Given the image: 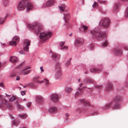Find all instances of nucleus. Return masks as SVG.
<instances>
[{"label": "nucleus", "mask_w": 128, "mask_h": 128, "mask_svg": "<svg viewBox=\"0 0 128 128\" xmlns=\"http://www.w3.org/2000/svg\"><path fill=\"white\" fill-rule=\"evenodd\" d=\"M85 81L89 83H92L94 82L93 80L90 78H86Z\"/></svg>", "instance_id": "28"}, {"label": "nucleus", "mask_w": 128, "mask_h": 128, "mask_svg": "<svg viewBox=\"0 0 128 128\" xmlns=\"http://www.w3.org/2000/svg\"><path fill=\"white\" fill-rule=\"evenodd\" d=\"M5 94L6 95V97H7V98H10V96L9 95H8L6 94V93H5Z\"/></svg>", "instance_id": "53"}, {"label": "nucleus", "mask_w": 128, "mask_h": 128, "mask_svg": "<svg viewBox=\"0 0 128 128\" xmlns=\"http://www.w3.org/2000/svg\"><path fill=\"white\" fill-rule=\"evenodd\" d=\"M6 106L9 109H10L12 108V105L11 104L8 103V102L6 104Z\"/></svg>", "instance_id": "33"}, {"label": "nucleus", "mask_w": 128, "mask_h": 128, "mask_svg": "<svg viewBox=\"0 0 128 128\" xmlns=\"http://www.w3.org/2000/svg\"><path fill=\"white\" fill-rule=\"evenodd\" d=\"M113 88L112 84L110 82L108 83L106 86V90L107 92L112 90Z\"/></svg>", "instance_id": "14"}, {"label": "nucleus", "mask_w": 128, "mask_h": 128, "mask_svg": "<svg viewBox=\"0 0 128 128\" xmlns=\"http://www.w3.org/2000/svg\"><path fill=\"white\" fill-rule=\"evenodd\" d=\"M97 2L99 3L102 4H104L107 2V1L105 0H97Z\"/></svg>", "instance_id": "34"}, {"label": "nucleus", "mask_w": 128, "mask_h": 128, "mask_svg": "<svg viewBox=\"0 0 128 128\" xmlns=\"http://www.w3.org/2000/svg\"><path fill=\"white\" fill-rule=\"evenodd\" d=\"M80 101L81 103L85 105L88 106L90 105V102L84 99H81Z\"/></svg>", "instance_id": "15"}, {"label": "nucleus", "mask_w": 128, "mask_h": 128, "mask_svg": "<svg viewBox=\"0 0 128 128\" xmlns=\"http://www.w3.org/2000/svg\"><path fill=\"white\" fill-rule=\"evenodd\" d=\"M30 70H27L26 71L24 72V74H23L24 75H26V74H28L30 73Z\"/></svg>", "instance_id": "41"}, {"label": "nucleus", "mask_w": 128, "mask_h": 128, "mask_svg": "<svg viewBox=\"0 0 128 128\" xmlns=\"http://www.w3.org/2000/svg\"><path fill=\"white\" fill-rule=\"evenodd\" d=\"M3 2L4 6H6L9 4V0H3Z\"/></svg>", "instance_id": "30"}, {"label": "nucleus", "mask_w": 128, "mask_h": 128, "mask_svg": "<svg viewBox=\"0 0 128 128\" xmlns=\"http://www.w3.org/2000/svg\"><path fill=\"white\" fill-rule=\"evenodd\" d=\"M21 54H23V52L22 50H20L19 52Z\"/></svg>", "instance_id": "57"}, {"label": "nucleus", "mask_w": 128, "mask_h": 128, "mask_svg": "<svg viewBox=\"0 0 128 128\" xmlns=\"http://www.w3.org/2000/svg\"><path fill=\"white\" fill-rule=\"evenodd\" d=\"M27 70L26 69V68H25L23 70H22V71L23 72L24 71H25V70Z\"/></svg>", "instance_id": "61"}, {"label": "nucleus", "mask_w": 128, "mask_h": 128, "mask_svg": "<svg viewBox=\"0 0 128 128\" xmlns=\"http://www.w3.org/2000/svg\"><path fill=\"white\" fill-rule=\"evenodd\" d=\"M50 53L52 58L54 60H58L60 58V56L59 54L55 53L52 52L51 51H50Z\"/></svg>", "instance_id": "9"}, {"label": "nucleus", "mask_w": 128, "mask_h": 128, "mask_svg": "<svg viewBox=\"0 0 128 128\" xmlns=\"http://www.w3.org/2000/svg\"><path fill=\"white\" fill-rule=\"evenodd\" d=\"M44 82V80L42 81H37L36 82L38 84H42Z\"/></svg>", "instance_id": "47"}, {"label": "nucleus", "mask_w": 128, "mask_h": 128, "mask_svg": "<svg viewBox=\"0 0 128 128\" xmlns=\"http://www.w3.org/2000/svg\"><path fill=\"white\" fill-rule=\"evenodd\" d=\"M95 87L97 88H102V86H100L98 85H96L95 86Z\"/></svg>", "instance_id": "42"}, {"label": "nucleus", "mask_w": 128, "mask_h": 128, "mask_svg": "<svg viewBox=\"0 0 128 128\" xmlns=\"http://www.w3.org/2000/svg\"><path fill=\"white\" fill-rule=\"evenodd\" d=\"M114 51V53L116 55L121 54L122 53V51L119 48H115Z\"/></svg>", "instance_id": "21"}, {"label": "nucleus", "mask_w": 128, "mask_h": 128, "mask_svg": "<svg viewBox=\"0 0 128 128\" xmlns=\"http://www.w3.org/2000/svg\"><path fill=\"white\" fill-rule=\"evenodd\" d=\"M60 65V64L59 62H56V70H61Z\"/></svg>", "instance_id": "24"}, {"label": "nucleus", "mask_w": 128, "mask_h": 128, "mask_svg": "<svg viewBox=\"0 0 128 128\" xmlns=\"http://www.w3.org/2000/svg\"><path fill=\"white\" fill-rule=\"evenodd\" d=\"M2 96L0 95V100L2 101V99L3 98Z\"/></svg>", "instance_id": "55"}, {"label": "nucleus", "mask_w": 128, "mask_h": 128, "mask_svg": "<svg viewBox=\"0 0 128 128\" xmlns=\"http://www.w3.org/2000/svg\"><path fill=\"white\" fill-rule=\"evenodd\" d=\"M59 9L61 10V11L64 12V9L66 6L64 4H62L61 6H59Z\"/></svg>", "instance_id": "26"}, {"label": "nucleus", "mask_w": 128, "mask_h": 128, "mask_svg": "<svg viewBox=\"0 0 128 128\" xmlns=\"http://www.w3.org/2000/svg\"><path fill=\"white\" fill-rule=\"evenodd\" d=\"M44 100L43 98L41 96H36V101L38 103H41L43 102Z\"/></svg>", "instance_id": "13"}, {"label": "nucleus", "mask_w": 128, "mask_h": 128, "mask_svg": "<svg viewBox=\"0 0 128 128\" xmlns=\"http://www.w3.org/2000/svg\"><path fill=\"white\" fill-rule=\"evenodd\" d=\"M8 101L6 99H4V102L2 101V102L0 104V108H5L6 106V105Z\"/></svg>", "instance_id": "18"}, {"label": "nucleus", "mask_w": 128, "mask_h": 128, "mask_svg": "<svg viewBox=\"0 0 128 128\" xmlns=\"http://www.w3.org/2000/svg\"><path fill=\"white\" fill-rule=\"evenodd\" d=\"M16 105L18 108L20 110H22L24 109V107L23 106L19 104L18 103V101H16Z\"/></svg>", "instance_id": "29"}, {"label": "nucleus", "mask_w": 128, "mask_h": 128, "mask_svg": "<svg viewBox=\"0 0 128 128\" xmlns=\"http://www.w3.org/2000/svg\"><path fill=\"white\" fill-rule=\"evenodd\" d=\"M26 86H23V87L24 88H26Z\"/></svg>", "instance_id": "64"}, {"label": "nucleus", "mask_w": 128, "mask_h": 128, "mask_svg": "<svg viewBox=\"0 0 128 128\" xmlns=\"http://www.w3.org/2000/svg\"><path fill=\"white\" fill-rule=\"evenodd\" d=\"M101 71V70L98 68H92L90 70V72L94 73H98Z\"/></svg>", "instance_id": "22"}, {"label": "nucleus", "mask_w": 128, "mask_h": 128, "mask_svg": "<svg viewBox=\"0 0 128 128\" xmlns=\"http://www.w3.org/2000/svg\"><path fill=\"white\" fill-rule=\"evenodd\" d=\"M83 85V84L82 83H81L79 85L80 87L78 88V91L75 94V97H78L82 93V90L83 89V87H82V88H80V87H82V86Z\"/></svg>", "instance_id": "8"}, {"label": "nucleus", "mask_w": 128, "mask_h": 128, "mask_svg": "<svg viewBox=\"0 0 128 128\" xmlns=\"http://www.w3.org/2000/svg\"><path fill=\"white\" fill-rule=\"evenodd\" d=\"M57 111V108L54 107L50 108L49 110V112L52 113H56Z\"/></svg>", "instance_id": "19"}, {"label": "nucleus", "mask_w": 128, "mask_h": 128, "mask_svg": "<svg viewBox=\"0 0 128 128\" xmlns=\"http://www.w3.org/2000/svg\"><path fill=\"white\" fill-rule=\"evenodd\" d=\"M80 78H79V79H78V82H80Z\"/></svg>", "instance_id": "60"}, {"label": "nucleus", "mask_w": 128, "mask_h": 128, "mask_svg": "<svg viewBox=\"0 0 128 128\" xmlns=\"http://www.w3.org/2000/svg\"><path fill=\"white\" fill-rule=\"evenodd\" d=\"M72 90V88H71L67 87L65 89L66 92L68 93H70Z\"/></svg>", "instance_id": "27"}, {"label": "nucleus", "mask_w": 128, "mask_h": 128, "mask_svg": "<svg viewBox=\"0 0 128 128\" xmlns=\"http://www.w3.org/2000/svg\"><path fill=\"white\" fill-rule=\"evenodd\" d=\"M19 117L22 119H24L27 117L28 115L26 114H24L22 115L19 114L18 115Z\"/></svg>", "instance_id": "25"}, {"label": "nucleus", "mask_w": 128, "mask_h": 128, "mask_svg": "<svg viewBox=\"0 0 128 128\" xmlns=\"http://www.w3.org/2000/svg\"><path fill=\"white\" fill-rule=\"evenodd\" d=\"M90 33L93 38H96L98 40H100L106 37V35L105 34L96 30H91Z\"/></svg>", "instance_id": "1"}, {"label": "nucleus", "mask_w": 128, "mask_h": 128, "mask_svg": "<svg viewBox=\"0 0 128 128\" xmlns=\"http://www.w3.org/2000/svg\"><path fill=\"white\" fill-rule=\"evenodd\" d=\"M50 98L53 102H56L58 101V95L56 94H53L51 95Z\"/></svg>", "instance_id": "10"}, {"label": "nucleus", "mask_w": 128, "mask_h": 128, "mask_svg": "<svg viewBox=\"0 0 128 128\" xmlns=\"http://www.w3.org/2000/svg\"><path fill=\"white\" fill-rule=\"evenodd\" d=\"M27 85L30 87L35 88L36 87V86L33 83H29L27 84Z\"/></svg>", "instance_id": "36"}, {"label": "nucleus", "mask_w": 128, "mask_h": 128, "mask_svg": "<svg viewBox=\"0 0 128 128\" xmlns=\"http://www.w3.org/2000/svg\"><path fill=\"white\" fill-rule=\"evenodd\" d=\"M108 43L107 40L105 42H104L102 44V46L104 47H106L107 46L108 44Z\"/></svg>", "instance_id": "40"}, {"label": "nucleus", "mask_w": 128, "mask_h": 128, "mask_svg": "<svg viewBox=\"0 0 128 128\" xmlns=\"http://www.w3.org/2000/svg\"><path fill=\"white\" fill-rule=\"evenodd\" d=\"M126 16V17H128V8L126 14H125Z\"/></svg>", "instance_id": "44"}, {"label": "nucleus", "mask_w": 128, "mask_h": 128, "mask_svg": "<svg viewBox=\"0 0 128 128\" xmlns=\"http://www.w3.org/2000/svg\"><path fill=\"white\" fill-rule=\"evenodd\" d=\"M16 97L13 96L10 98L9 100V101L10 102H13L16 99Z\"/></svg>", "instance_id": "32"}, {"label": "nucleus", "mask_w": 128, "mask_h": 128, "mask_svg": "<svg viewBox=\"0 0 128 128\" xmlns=\"http://www.w3.org/2000/svg\"><path fill=\"white\" fill-rule=\"evenodd\" d=\"M70 63V60L68 61L66 63V65L67 66H68L69 65Z\"/></svg>", "instance_id": "48"}, {"label": "nucleus", "mask_w": 128, "mask_h": 128, "mask_svg": "<svg viewBox=\"0 0 128 128\" xmlns=\"http://www.w3.org/2000/svg\"><path fill=\"white\" fill-rule=\"evenodd\" d=\"M20 40L19 37L17 36H14L12 38V40L10 42V44L12 46H16Z\"/></svg>", "instance_id": "6"}, {"label": "nucleus", "mask_w": 128, "mask_h": 128, "mask_svg": "<svg viewBox=\"0 0 128 128\" xmlns=\"http://www.w3.org/2000/svg\"><path fill=\"white\" fill-rule=\"evenodd\" d=\"M62 75V71L61 70H57L55 75V78L56 79H59L61 78Z\"/></svg>", "instance_id": "11"}, {"label": "nucleus", "mask_w": 128, "mask_h": 128, "mask_svg": "<svg viewBox=\"0 0 128 128\" xmlns=\"http://www.w3.org/2000/svg\"><path fill=\"white\" fill-rule=\"evenodd\" d=\"M21 94L22 96H24L25 94V92L23 91H22L21 92Z\"/></svg>", "instance_id": "50"}, {"label": "nucleus", "mask_w": 128, "mask_h": 128, "mask_svg": "<svg viewBox=\"0 0 128 128\" xmlns=\"http://www.w3.org/2000/svg\"><path fill=\"white\" fill-rule=\"evenodd\" d=\"M31 103L30 102H28L27 104V106L28 107H30V106L31 105Z\"/></svg>", "instance_id": "51"}, {"label": "nucleus", "mask_w": 128, "mask_h": 128, "mask_svg": "<svg viewBox=\"0 0 128 128\" xmlns=\"http://www.w3.org/2000/svg\"><path fill=\"white\" fill-rule=\"evenodd\" d=\"M7 16H6L5 18H7ZM5 18H0V24H4L5 22Z\"/></svg>", "instance_id": "31"}, {"label": "nucleus", "mask_w": 128, "mask_h": 128, "mask_svg": "<svg viewBox=\"0 0 128 128\" xmlns=\"http://www.w3.org/2000/svg\"><path fill=\"white\" fill-rule=\"evenodd\" d=\"M28 69H30L31 68V67H30V66H29L28 67Z\"/></svg>", "instance_id": "62"}, {"label": "nucleus", "mask_w": 128, "mask_h": 128, "mask_svg": "<svg viewBox=\"0 0 128 128\" xmlns=\"http://www.w3.org/2000/svg\"><path fill=\"white\" fill-rule=\"evenodd\" d=\"M81 28L83 29V31L84 32H85L88 29V27L84 25H82Z\"/></svg>", "instance_id": "35"}, {"label": "nucleus", "mask_w": 128, "mask_h": 128, "mask_svg": "<svg viewBox=\"0 0 128 128\" xmlns=\"http://www.w3.org/2000/svg\"><path fill=\"white\" fill-rule=\"evenodd\" d=\"M15 76V74H12L10 76V77H12V76Z\"/></svg>", "instance_id": "58"}, {"label": "nucleus", "mask_w": 128, "mask_h": 128, "mask_svg": "<svg viewBox=\"0 0 128 128\" xmlns=\"http://www.w3.org/2000/svg\"><path fill=\"white\" fill-rule=\"evenodd\" d=\"M68 48L67 46H64V47H63L61 48H60V49L61 50H64V49L66 50L68 49Z\"/></svg>", "instance_id": "43"}, {"label": "nucleus", "mask_w": 128, "mask_h": 128, "mask_svg": "<svg viewBox=\"0 0 128 128\" xmlns=\"http://www.w3.org/2000/svg\"><path fill=\"white\" fill-rule=\"evenodd\" d=\"M82 2H83V3L84 4V0H82Z\"/></svg>", "instance_id": "63"}, {"label": "nucleus", "mask_w": 128, "mask_h": 128, "mask_svg": "<svg viewBox=\"0 0 128 128\" xmlns=\"http://www.w3.org/2000/svg\"><path fill=\"white\" fill-rule=\"evenodd\" d=\"M84 41L80 39H77L75 42V44L76 46H79L83 44Z\"/></svg>", "instance_id": "12"}, {"label": "nucleus", "mask_w": 128, "mask_h": 128, "mask_svg": "<svg viewBox=\"0 0 128 128\" xmlns=\"http://www.w3.org/2000/svg\"><path fill=\"white\" fill-rule=\"evenodd\" d=\"M4 84L3 83H0V86L2 88H4Z\"/></svg>", "instance_id": "49"}, {"label": "nucleus", "mask_w": 128, "mask_h": 128, "mask_svg": "<svg viewBox=\"0 0 128 128\" xmlns=\"http://www.w3.org/2000/svg\"><path fill=\"white\" fill-rule=\"evenodd\" d=\"M28 27L32 30L34 32L37 34H38L42 28V25L40 24L35 23L33 24H29Z\"/></svg>", "instance_id": "2"}, {"label": "nucleus", "mask_w": 128, "mask_h": 128, "mask_svg": "<svg viewBox=\"0 0 128 128\" xmlns=\"http://www.w3.org/2000/svg\"><path fill=\"white\" fill-rule=\"evenodd\" d=\"M110 21L108 18H102L99 23L100 25L104 28H108L110 24Z\"/></svg>", "instance_id": "3"}, {"label": "nucleus", "mask_w": 128, "mask_h": 128, "mask_svg": "<svg viewBox=\"0 0 128 128\" xmlns=\"http://www.w3.org/2000/svg\"><path fill=\"white\" fill-rule=\"evenodd\" d=\"M44 82H45V84L46 86L48 85L49 84V82L48 80L46 79V78H45L44 79Z\"/></svg>", "instance_id": "39"}, {"label": "nucleus", "mask_w": 128, "mask_h": 128, "mask_svg": "<svg viewBox=\"0 0 128 128\" xmlns=\"http://www.w3.org/2000/svg\"><path fill=\"white\" fill-rule=\"evenodd\" d=\"M23 63H22L20 64L19 65H18L17 67L16 68H19L21 67L23 65Z\"/></svg>", "instance_id": "45"}, {"label": "nucleus", "mask_w": 128, "mask_h": 128, "mask_svg": "<svg viewBox=\"0 0 128 128\" xmlns=\"http://www.w3.org/2000/svg\"><path fill=\"white\" fill-rule=\"evenodd\" d=\"M64 19L65 22L67 23L70 18V16L69 14H64Z\"/></svg>", "instance_id": "16"}, {"label": "nucleus", "mask_w": 128, "mask_h": 128, "mask_svg": "<svg viewBox=\"0 0 128 128\" xmlns=\"http://www.w3.org/2000/svg\"><path fill=\"white\" fill-rule=\"evenodd\" d=\"M18 60V58L14 56H12L10 59V61L14 63L16 62Z\"/></svg>", "instance_id": "17"}, {"label": "nucleus", "mask_w": 128, "mask_h": 128, "mask_svg": "<svg viewBox=\"0 0 128 128\" xmlns=\"http://www.w3.org/2000/svg\"><path fill=\"white\" fill-rule=\"evenodd\" d=\"M84 73L85 74H86L88 73V71H86L84 72Z\"/></svg>", "instance_id": "59"}, {"label": "nucleus", "mask_w": 128, "mask_h": 128, "mask_svg": "<svg viewBox=\"0 0 128 128\" xmlns=\"http://www.w3.org/2000/svg\"><path fill=\"white\" fill-rule=\"evenodd\" d=\"M65 42H61L60 43V45L61 46H62L64 44Z\"/></svg>", "instance_id": "46"}, {"label": "nucleus", "mask_w": 128, "mask_h": 128, "mask_svg": "<svg viewBox=\"0 0 128 128\" xmlns=\"http://www.w3.org/2000/svg\"><path fill=\"white\" fill-rule=\"evenodd\" d=\"M65 116L67 117H68L70 115L68 113H66L65 114Z\"/></svg>", "instance_id": "54"}, {"label": "nucleus", "mask_w": 128, "mask_h": 128, "mask_svg": "<svg viewBox=\"0 0 128 128\" xmlns=\"http://www.w3.org/2000/svg\"><path fill=\"white\" fill-rule=\"evenodd\" d=\"M43 67H41L40 68V70H41V71L42 72H43L44 71V70L43 69Z\"/></svg>", "instance_id": "52"}, {"label": "nucleus", "mask_w": 128, "mask_h": 128, "mask_svg": "<svg viewBox=\"0 0 128 128\" xmlns=\"http://www.w3.org/2000/svg\"><path fill=\"white\" fill-rule=\"evenodd\" d=\"M54 4V2L52 0H49L46 2V7H48L52 6Z\"/></svg>", "instance_id": "20"}, {"label": "nucleus", "mask_w": 128, "mask_h": 128, "mask_svg": "<svg viewBox=\"0 0 128 128\" xmlns=\"http://www.w3.org/2000/svg\"><path fill=\"white\" fill-rule=\"evenodd\" d=\"M52 35V33L50 32H45L41 33L40 35V38L43 40L48 39Z\"/></svg>", "instance_id": "4"}, {"label": "nucleus", "mask_w": 128, "mask_h": 128, "mask_svg": "<svg viewBox=\"0 0 128 128\" xmlns=\"http://www.w3.org/2000/svg\"><path fill=\"white\" fill-rule=\"evenodd\" d=\"M19 122V121L16 120H15L12 122V125L15 126L18 124Z\"/></svg>", "instance_id": "38"}, {"label": "nucleus", "mask_w": 128, "mask_h": 128, "mask_svg": "<svg viewBox=\"0 0 128 128\" xmlns=\"http://www.w3.org/2000/svg\"><path fill=\"white\" fill-rule=\"evenodd\" d=\"M20 77L19 76H17L16 77V80H19L20 79Z\"/></svg>", "instance_id": "56"}, {"label": "nucleus", "mask_w": 128, "mask_h": 128, "mask_svg": "<svg viewBox=\"0 0 128 128\" xmlns=\"http://www.w3.org/2000/svg\"><path fill=\"white\" fill-rule=\"evenodd\" d=\"M30 41L28 40H26L24 41V51H28V46L30 45Z\"/></svg>", "instance_id": "7"}, {"label": "nucleus", "mask_w": 128, "mask_h": 128, "mask_svg": "<svg viewBox=\"0 0 128 128\" xmlns=\"http://www.w3.org/2000/svg\"><path fill=\"white\" fill-rule=\"evenodd\" d=\"M112 105H113L112 106V109L114 110L118 109L120 108L121 107V105L119 103H117L114 104L113 102L107 104L105 106V108H107L111 106Z\"/></svg>", "instance_id": "5"}, {"label": "nucleus", "mask_w": 128, "mask_h": 128, "mask_svg": "<svg viewBox=\"0 0 128 128\" xmlns=\"http://www.w3.org/2000/svg\"><path fill=\"white\" fill-rule=\"evenodd\" d=\"M98 4L96 2H94V4L92 5V7L94 8H96L98 7Z\"/></svg>", "instance_id": "37"}, {"label": "nucleus", "mask_w": 128, "mask_h": 128, "mask_svg": "<svg viewBox=\"0 0 128 128\" xmlns=\"http://www.w3.org/2000/svg\"><path fill=\"white\" fill-rule=\"evenodd\" d=\"M122 100L121 97L120 96H117L114 98V100L115 102H118Z\"/></svg>", "instance_id": "23"}]
</instances>
